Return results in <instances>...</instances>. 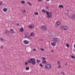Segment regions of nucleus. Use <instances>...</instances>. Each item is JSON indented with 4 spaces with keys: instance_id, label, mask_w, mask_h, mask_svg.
Segmentation results:
<instances>
[{
    "instance_id": "nucleus-1",
    "label": "nucleus",
    "mask_w": 75,
    "mask_h": 75,
    "mask_svg": "<svg viewBox=\"0 0 75 75\" xmlns=\"http://www.w3.org/2000/svg\"><path fill=\"white\" fill-rule=\"evenodd\" d=\"M32 64V65H35L36 64V62H35V59L34 58H31L29 60H28L27 62H25L24 63L25 65L27 66L28 65V64Z\"/></svg>"
},
{
    "instance_id": "nucleus-2",
    "label": "nucleus",
    "mask_w": 75,
    "mask_h": 75,
    "mask_svg": "<svg viewBox=\"0 0 75 75\" xmlns=\"http://www.w3.org/2000/svg\"><path fill=\"white\" fill-rule=\"evenodd\" d=\"M42 12L46 13L47 15L46 16L47 18H51V17H52V12H49L48 11H46L44 10H42Z\"/></svg>"
},
{
    "instance_id": "nucleus-3",
    "label": "nucleus",
    "mask_w": 75,
    "mask_h": 75,
    "mask_svg": "<svg viewBox=\"0 0 75 75\" xmlns=\"http://www.w3.org/2000/svg\"><path fill=\"white\" fill-rule=\"evenodd\" d=\"M45 69L47 70H50L52 68V66L51 64H47L45 67Z\"/></svg>"
},
{
    "instance_id": "nucleus-4",
    "label": "nucleus",
    "mask_w": 75,
    "mask_h": 75,
    "mask_svg": "<svg viewBox=\"0 0 75 75\" xmlns=\"http://www.w3.org/2000/svg\"><path fill=\"white\" fill-rule=\"evenodd\" d=\"M52 41H54L55 42H59L60 41L59 39L58 38L54 37L53 38Z\"/></svg>"
},
{
    "instance_id": "nucleus-5",
    "label": "nucleus",
    "mask_w": 75,
    "mask_h": 75,
    "mask_svg": "<svg viewBox=\"0 0 75 75\" xmlns=\"http://www.w3.org/2000/svg\"><path fill=\"white\" fill-rule=\"evenodd\" d=\"M61 30H67L68 28V27L66 25H62L60 27Z\"/></svg>"
},
{
    "instance_id": "nucleus-6",
    "label": "nucleus",
    "mask_w": 75,
    "mask_h": 75,
    "mask_svg": "<svg viewBox=\"0 0 75 75\" xmlns=\"http://www.w3.org/2000/svg\"><path fill=\"white\" fill-rule=\"evenodd\" d=\"M40 29L44 31H45L47 30V27L45 25H42L41 26Z\"/></svg>"
},
{
    "instance_id": "nucleus-7",
    "label": "nucleus",
    "mask_w": 75,
    "mask_h": 75,
    "mask_svg": "<svg viewBox=\"0 0 75 75\" xmlns=\"http://www.w3.org/2000/svg\"><path fill=\"white\" fill-rule=\"evenodd\" d=\"M61 24V21H57L56 23V25H55V27H57L59 25H60Z\"/></svg>"
},
{
    "instance_id": "nucleus-8",
    "label": "nucleus",
    "mask_w": 75,
    "mask_h": 75,
    "mask_svg": "<svg viewBox=\"0 0 75 75\" xmlns=\"http://www.w3.org/2000/svg\"><path fill=\"white\" fill-rule=\"evenodd\" d=\"M25 38H27L28 39H31V36H30V35H29V34L28 33H26L25 34Z\"/></svg>"
},
{
    "instance_id": "nucleus-9",
    "label": "nucleus",
    "mask_w": 75,
    "mask_h": 75,
    "mask_svg": "<svg viewBox=\"0 0 75 75\" xmlns=\"http://www.w3.org/2000/svg\"><path fill=\"white\" fill-rule=\"evenodd\" d=\"M10 33L11 34H15L16 32L14 31V30L11 29H10Z\"/></svg>"
},
{
    "instance_id": "nucleus-10",
    "label": "nucleus",
    "mask_w": 75,
    "mask_h": 75,
    "mask_svg": "<svg viewBox=\"0 0 75 75\" xmlns=\"http://www.w3.org/2000/svg\"><path fill=\"white\" fill-rule=\"evenodd\" d=\"M23 42L24 44H29V42L28 41L26 40H24Z\"/></svg>"
},
{
    "instance_id": "nucleus-11",
    "label": "nucleus",
    "mask_w": 75,
    "mask_h": 75,
    "mask_svg": "<svg viewBox=\"0 0 75 75\" xmlns=\"http://www.w3.org/2000/svg\"><path fill=\"white\" fill-rule=\"evenodd\" d=\"M29 28L30 29L34 28V25H30L29 26Z\"/></svg>"
},
{
    "instance_id": "nucleus-12",
    "label": "nucleus",
    "mask_w": 75,
    "mask_h": 75,
    "mask_svg": "<svg viewBox=\"0 0 75 75\" xmlns=\"http://www.w3.org/2000/svg\"><path fill=\"white\" fill-rule=\"evenodd\" d=\"M68 17L70 18H73V19H75V15H73L72 16H68Z\"/></svg>"
},
{
    "instance_id": "nucleus-13",
    "label": "nucleus",
    "mask_w": 75,
    "mask_h": 75,
    "mask_svg": "<svg viewBox=\"0 0 75 75\" xmlns=\"http://www.w3.org/2000/svg\"><path fill=\"white\" fill-rule=\"evenodd\" d=\"M27 4L29 6H32V4H31V2L29 1H28L27 2Z\"/></svg>"
},
{
    "instance_id": "nucleus-14",
    "label": "nucleus",
    "mask_w": 75,
    "mask_h": 75,
    "mask_svg": "<svg viewBox=\"0 0 75 75\" xmlns=\"http://www.w3.org/2000/svg\"><path fill=\"white\" fill-rule=\"evenodd\" d=\"M9 33V31H8V30L6 29L5 30L4 34H7V33Z\"/></svg>"
},
{
    "instance_id": "nucleus-15",
    "label": "nucleus",
    "mask_w": 75,
    "mask_h": 75,
    "mask_svg": "<svg viewBox=\"0 0 75 75\" xmlns=\"http://www.w3.org/2000/svg\"><path fill=\"white\" fill-rule=\"evenodd\" d=\"M51 45L52 46H53L54 47V46H55V45H56V43L54 41L53 42L51 43Z\"/></svg>"
},
{
    "instance_id": "nucleus-16",
    "label": "nucleus",
    "mask_w": 75,
    "mask_h": 75,
    "mask_svg": "<svg viewBox=\"0 0 75 75\" xmlns=\"http://www.w3.org/2000/svg\"><path fill=\"white\" fill-rule=\"evenodd\" d=\"M3 11L4 12H6V11H7V8H4L3 9Z\"/></svg>"
},
{
    "instance_id": "nucleus-17",
    "label": "nucleus",
    "mask_w": 75,
    "mask_h": 75,
    "mask_svg": "<svg viewBox=\"0 0 75 75\" xmlns=\"http://www.w3.org/2000/svg\"><path fill=\"white\" fill-rule=\"evenodd\" d=\"M30 36H31L32 37H34V33L33 32H32L30 33Z\"/></svg>"
},
{
    "instance_id": "nucleus-18",
    "label": "nucleus",
    "mask_w": 75,
    "mask_h": 75,
    "mask_svg": "<svg viewBox=\"0 0 75 75\" xmlns=\"http://www.w3.org/2000/svg\"><path fill=\"white\" fill-rule=\"evenodd\" d=\"M23 31H24L23 28H21L20 29V32H23Z\"/></svg>"
},
{
    "instance_id": "nucleus-19",
    "label": "nucleus",
    "mask_w": 75,
    "mask_h": 75,
    "mask_svg": "<svg viewBox=\"0 0 75 75\" xmlns=\"http://www.w3.org/2000/svg\"><path fill=\"white\" fill-rule=\"evenodd\" d=\"M5 40L3 39V38H0V41H4Z\"/></svg>"
},
{
    "instance_id": "nucleus-20",
    "label": "nucleus",
    "mask_w": 75,
    "mask_h": 75,
    "mask_svg": "<svg viewBox=\"0 0 75 75\" xmlns=\"http://www.w3.org/2000/svg\"><path fill=\"white\" fill-rule=\"evenodd\" d=\"M34 15H35V16H38V13L37 12H35L34 13Z\"/></svg>"
},
{
    "instance_id": "nucleus-21",
    "label": "nucleus",
    "mask_w": 75,
    "mask_h": 75,
    "mask_svg": "<svg viewBox=\"0 0 75 75\" xmlns=\"http://www.w3.org/2000/svg\"><path fill=\"white\" fill-rule=\"evenodd\" d=\"M40 62H41V60H40L39 59H37L36 60V62H37V63H38V64H39V63H40Z\"/></svg>"
},
{
    "instance_id": "nucleus-22",
    "label": "nucleus",
    "mask_w": 75,
    "mask_h": 75,
    "mask_svg": "<svg viewBox=\"0 0 75 75\" xmlns=\"http://www.w3.org/2000/svg\"><path fill=\"white\" fill-rule=\"evenodd\" d=\"M47 61L45 60H43L42 61V63L45 64H47Z\"/></svg>"
},
{
    "instance_id": "nucleus-23",
    "label": "nucleus",
    "mask_w": 75,
    "mask_h": 75,
    "mask_svg": "<svg viewBox=\"0 0 75 75\" xmlns=\"http://www.w3.org/2000/svg\"><path fill=\"white\" fill-rule=\"evenodd\" d=\"M30 69V67H26L25 68V70H26L27 71L29 69Z\"/></svg>"
},
{
    "instance_id": "nucleus-24",
    "label": "nucleus",
    "mask_w": 75,
    "mask_h": 75,
    "mask_svg": "<svg viewBox=\"0 0 75 75\" xmlns=\"http://www.w3.org/2000/svg\"><path fill=\"white\" fill-rule=\"evenodd\" d=\"M21 3V4H25V1H21L20 2Z\"/></svg>"
},
{
    "instance_id": "nucleus-25",
    "label": "nucleus",
    "mask_w": 75,
    "mask_h": 75,
    "mask_svg": "<svg viewBox=\"0 0 75 75\" xmlns=\"http://www.w3.org/2000/svg\"><path fill=\"white\" fill-rule=\"evenodd\" d=\"M59 8H64V6L62 5H59Z\"/></svg>"
},
{
    "instance_id": "nucleus-26",
    "label": "nucleus",
    "mask_w": 75,
    "mask_h": 75,
    "mask_svg": "<svg viewBox=\"0 0 75 75\" xmlns=\"http://www.w3.org/2000/svg\"><path fill=\"white\" fill-rule=\"evenodd\" d=\"M57 63L58 65H59L61 64V62L59 61H57Z\"/></svg>"
},
{
    "instance_id": "nucleus-27",
    "label": "nucleus",
    "mask_w": 75,
    "mask_h": 75,
    "mask_svg": "<svg viewBox=\"0 0 75 75\" xmlns=\"http://www.w3.org/2000/svg\"><path fill=\"white\" fill-rule=\"evenodd\" d=\"M70 57L71 58H72L73 59H75V57L74 56L71 55Z\"/></svg>"
},
{
    "instance_id": "nucleus-28",
    "label": "nucleus",
    "mask_w": 75,
    "mask_h": 75,
    "mask_svg": "<svg viewBox=\"0 0 75 75\" xmlns=\"http://www.w3.org/2000/svg\"><path fill=\"white\" fill-rule=\"evenodd\" d=\"M42 59L43 61H45V60H46V59H45L44 57H42Z\"/></svg>"
},
{
    "instance_id": "nucleus-29",
    "label": "nucleus",
    "mask_w": 75,
    "mask_h": 75,
    "mask_svg": "<svg viewBox=\"0 0 75 75\" xmlns=\"http://www.w3.org/2000/svg\"><path fill=\"white\" fill-rule=\"evenodd\" d=\"M66 46L68 48H69V44H66Z\"/></svg>"
},
{
    "instance_id": "nucleus-30",
    "label": "nucleus",
    "mask_w": 75,
    "mask_h": 75,
    "mask_svg": "<svg viewBox=\"0 0 75 75\" xmlns=\"http://www.w3.org/2000/svg\"><path fill=\"white\" fill-rule=\"evenodd\" d=\"M40 51H45L44 49L42 48L40 49Z\"/></svg>"
},
{
    "instance_id": "nucleus-31",
    "label": "nucleus",
    "mask_w": 75,
    "mask_h": 75,
    "mask_svg": "<svg viewBox=\"0 0 75 75\" xmlns=\"http://www.w3.org/2000/svg\"><path fill=\"white\" fill-rule=\"evenodd\" d=\"M23 13H26V11L25 10H24L22 11Z\"/></svg>"
},
{
    "instance_id": "nucleus-32",
    "label": "nucleus",
    "mask_w": 75,
    "mask_h": 75,
    "mask_svg": "<svg viewBox=\"0 0 75 75\" xmlns=\"http://www.w3.org/2000/svg\"><path fill=\"white\" fill-rule=\"evenodd\" d=\"M36 51H37V49H36L35 48H34L33 49V51L34 52H35Z\"/></svg>"
},
{
    "instance_id": "nucleus-33",
    "label": "nucleus",
    "mask_w": 75,
    "mask_h": 75,
    "mask_svg": "<svg viewBox=\"0 0 75 75\" xmlns=\"http://www.w3.org/2000/svg\"><path fill=\"white\" fill-rule=\"evenodd\" d=\"M61 65H59L58 66V68H61Z\"/></svg>"
},
{
    "instance_id": "nucleus-34",
    "label": "nucleus",
    "mask_w": 75,
    "mask_h": 75,
    "mask_svg": "<svg viewBox=\"0 0 75 75\" xmlns=\"http://www.w3.org/2000/svg\"><path fill=\"white\" fill-rule=\"evenodd\" d=\"M4 48V47L3 46H1V47H0L1 49L2 50Z\"/></svg>"
},
{
    "instance_id": "nucleus-35",
    "label": "nucleus",
    "mask_w": 75,
    "mask_h": 75,
    "mask_svg": "<svg viewBox=\"0 0 75 75\" xmlns=\"http://www.w3.org/2000/svg\"><path fill=\"white\" fill-rule=\"evenodd\" d=\"M64 65H65V66H67V65H68V63H67V62H65L64 64Z\"/></svg>"
},
{
    "instance_id": "nucleus-36",
    "label": "nucleus",
    "mask_w": 75,
    "mask_h": 75,
    "mask_svg": "<svg viewBox=\"0 0 75 75\" xmlns=\"http://www.w3.org/2000/svg\"><path fill=\"white\" fill-rule=\"evenodd\" d=\"M39 65L40 67H43V65H42L41 64H40Z\"/></svg>"
},
{
    "instance_id": "nucleus-37",
    "label": "nucleus",
    "mask_w": 75,
    "mask_h": 75,
    "mask_svg": "<svg viewBox=\"0 0 75 75\" xmlns=\"http://www.w3.org/2000/svg\"><path fill=\"white\" fill-rule=\"evenodd\" d=\"M61 74H62V75H65V73L63 72H61Z\"/></svg>"
},
{
    "instance_id": "nucleus-38",
    "label": "nucleus",
    "mask_w": 75,
    "mask_h": 75,
    "mask_svg": "<svg viewBox=\"0 0 75 75\" xmlns=\"http://www.w3.org/2000/svg\"><path fill=\"white\" fill-rule=\"evenodd\" d=\"M40 40L41 41H42V42L44 41V40L42 39H40Z\"/></svg>"
},
{
    "instance_id": "nucleus-39",
    "label": "nucleus",
    "mask_w": 75,
    "mask_h": 75,
    "mask_svg": "<svg viewBox=\"0 0 75 75\" xmlns=\"http://www.w3.org/2000/svg\"><path fill=\"white\" fill-rule=\"evenodd\" d=\"M50 52H54V50H52L50 51Z\"/></svg>"
},
{
    "instance_id": "nucleus-40",
    "label": "nucleus",
    "mask_w": 75,
    "mask_h": 75,
    "mask_svg": "<svg viewBox=\"0 0 75 75\" xmlns=\"http://www.w3.org/2000/svg\"><path fill=\"white\" fill-rule=\"evenodd\" d=\"M1 4H2V2H0V6H1Z\"/></svg>"
},
{
    "instance_id": "nucleus-41",
    "label": "nucleus",
    "mask_w": 75,
    "mask_h": 75,
    "mask_svg": "<svg viewBox=\"0 0 75 75\" xmlns=\"http://www.w3.org/2000/svg\"><path fill=\"white\" fill-rule=\"evenodd\" d=\"M42 0H38V1H39V2H41Z\"/></svg>"
},
{
    "instance_id": "nucleus-42",
    "label": "nucleus",
    "mask_w": 75,
    "mask_h": 75,
    "mask_svg": "<svg viewBox=\"0 0 75 75\" xmlns=\"http://www.w3.org/2000/svg\"><path fill=\"white\" fill-rule=\"evenodd\" d=\"M46 9H48V7L47 6H46Z\"/></svg>"
},
{
    "instance_id": "nucleus-43",
    "label": "nucleus",
    "mask_w": 75,
    "mask_h": 75,
    "mask_svg": "<svg viewBox=\"0 0 75 75\" xmlns=\"http://www.w3.org/2000/svg\"><path fill=\"white\" fill-rule=\"evenodd\" d=\"M19 25V23H17V26H18Z\"/></svg>"
},
{
    "instance_id": "nucleus-44",
    "label": "nucleus",
    "mask_w": 75,
    "mask_h": 75,
    "mask_svg": "<svg viewBox=\"0 0 75 75\" xmlns=\"http://www.w3.org/2000/svg\"><path fill=\"white\" fill-rule=\"evenodd\" d=\"M68 13H66V15L67 16H68Z\"/></svg>"
},
{
    "instance_id": "nucleus-45",
    "label": "nucleus",
    "mask_w": 75,
    "mask_h": 75,
    "mask_svg": "<svg viewBox=\"0 0 75 75\" xmlns=\"http://www.w3.org/2000/svg\"><path fill=\"white\" fill-rule=\"evenodd\" d=\"M74 47L75 48V44L74 45Z\"/></svg>"
},
{
    "instance_id": "nucleus-46",
    "label": "nucleus",
    "mask_w": 75,
    "mask_h": 75,
    "mask_svg": "<svg viewBox=\"0 0 75 75\" xmlns=\"http://www.w3.org/2000/svg\"><path fill=\"white\" fill-rule=\"evenodd\" d=\"M47 1H49V0H46Z\"/></svg>"
}]
</instances>
